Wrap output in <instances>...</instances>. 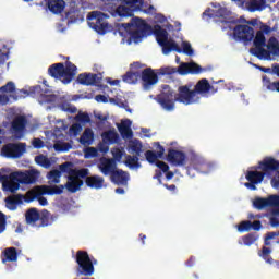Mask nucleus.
Listing matches in <instances>:
<instances>
[{
    "instance_id": "obj_37",
    "label": "nucleus",
    "mask_w": 279,
    "mask_h": 279,
    "mask_svg": "<svg viewBox=\"0 0 279 279\" xmlns=\"http://www.w3.org/2000/svg\"><path fill=\"white\" fill-rule=\"evenodd\" d=\"M245 178L248 182H255V184H260V182L265 180V172L247 171Z\"/></svg>"
},
{
    "instance_id": "obj_31",
    "label": "nucleus",
    "mask_w": 279,
    "mask_h": 279,
    "mask_svg": "<svg viewBox=\"0 0 279 279\" xmlns=\"http://www.w3.org/2000/svg\"><path fill=\"white\" fill-rule=\"evenodd\" d=\"M65 7L66 2H64V0H48V10H50L52 14H62Z\"/></svg>"
},
{
    "instance_id": "obj_3",
    "label": "nucleus",
    "mask_w": 279,
    "mask_h": 279,
    "mask_svg": "<svg viewBox=\"0 0 279 279\" xmlns=\"http://www.w3.org/2000/svg\"><path fill=\"white\" fill-rule=\"evenodd\" d=\"M48 75L54 77V80H60L62 84H71L75 75H77V66L71 61L64 63H54L48 68Z\"/></svg>"
},
{
    "instance_id": "obj_33",
    "label": "nucleus",
    "mask_w": 279,
    "mask_h": 279,
    "mask_svg": "<svg viewBox=\"0 0 279 279\" xmlns=\"http://www.w3.org/2000/svg\"><path fill=\"white\" fill-rule=\"evenodd\" d=\"M101 138L107 145H114L116 143H119V133L109 130L101 134Z\"/></svg>"
},
{
    "instance_id": "obj_52",
    "label": "nucleus",
    "mask_w": 279,
    "mask_h": 279,
    "mask_svg": "<svg viewBox=\"0 0 279 279\" xmlns=\"http://www.w3.org/2000/svg\"><path fill=\"white\" fill-rule=\"evenodd\" d=\"M82 132V125L78 123H74L70 126V133L74 134V136H77Z\"/></svg>"
},
{
    "instance_id": "obj_22",
    "label": "nucleus",
    "mask_w": 279,
    "mask_h": 279,
    "mask_svg": "<svg viewBox=\"0 0 279 279\" xmlns=\"http://www.w3.org/2000/svg\"><path fill=\"white\" fill-rule=\"evenodd\" d=\"M21 184H36L40 173L37 170H27L25 172H15Z\"/></svg>"
},
{
    "instance_id": "obj_62",
    "label": "nucleus",
    "mask_w": 279,
    "mask_h": 279,
    "mask_svg": "<svg viewBox=\"0 0 279 279\" xmlns=\"http://www.w3.org/2000/svg\"><path fill=\"white\" fill-rule=\"evenodd\" d=\"M255 69H258V71H262V73H271L272 74V68H266L260 65H254Z\"/></svg>"
},
{
    "instance_id": "obj_50",
    "label": "nucleus",
    "mask_w": 279,
    "mask_h": 279,
    "mask_svg": "<svg viewBox=\"0 0 279 279\" xmlns=\"http://www.w3.org/2000/svg\"><path fill=\"white\" fill-rule=\"evenodd\" d=\"M112 156H113V160L116 162H121V159L123 158V150H121L120 148H116L113 151H112Z\"/></svg>"
},
{
    "instance_id": "obj_20",
    "label": "nucleus",
    "mask_w": 279,
    "mask_h": 279,
    "mask_svg": "<svg viewBox=\"0 0 279 279\" xmlns=\"http://www.w3.org/2000/svg\"><path fill=\"white\" fill-rule=\"evenodd\" d=\"M99 171L102 175H112L117 169V161L113 158L101 157L98 165Z\"/></svg>"
},
{
    "instance_id": "obj_53",
    "label": "nucleus",
    "mask_w": 279,
    "mask_h": 279,
    "mask_svg": "<svg viewBox=\"0 0 279 279\" xmlns=\"http://www.w3.org/2000/svg\"><path fill=\"white\" fill-rule=\"evenodd\" d=\"M68 180H70L69 182H77L80 180L77 170H71Z\"/></svg>"
},
{
    "instance_id": "obj_43",
    "label": "nucleus",
    "mask_w": 279,
    "mask_h": 279,
    "mask_svg": "<svg viewBox=\"0 0 279 279\" xmlns=\"http://www.w3.org/2000/svg\"><path fill=\"white\" fill-rule=\"evenodd\" d=\"M35 162L39 167H44V169H49V167H51V160H49V158H47V156H45V155L36 156Z\"/></svg>"
},
{
    "instance_id": "obj_4",
    "label": "nucleus",
    "mask_w": 279,
    "mask_h": 279,
    "mask_svg": "<svg viewBox=\"0 0 279 279\" xmlns=\"http://www.w3.org/2000/svg\"><path fill=\"white\" fill-rule=\"evenodd\" d=\"M154 35L156 36V40L160 47H162L163 56H169L171 51H177V53H182V48L178 46V44L173 40H169V33L167 29L162 28L160 25L154 26Z\"/></svg>"
},
{
    "instance_id": "obj_2",
    "label": "nucleus",
    "mask_w": 279,
    "mask_h": 279,
    "mask_svg": "<svg viewBox=\"0 0 279 279\" xmlns=\"http://www.w3.org/2000/svg\"><path fill=\"white\" fill-rule=\"evenodd\" d=\"M125 5H119L121 0H107V10L112 14V16H120L121 19H128L134 16V12H141L143 5H145V0H123Z\"/></svg>"
},
{
    "instance_id": "obj_17",
    "label": "nucleus",
    "mask_w": 279,
    "mask_h": 279,
    "mask_svg": "<svg viewBox=\"0 0 279 279\" xmlns=\"http://www.w3.org/2000/svg\"><path fill=\"white\" fill-rule=\"evenodd\" d=\"M204 71H206V69L195 62H185L178 66L179 75H199L201 73H204Z\"/></svg>"
},
{
    "instance_id": "obj_6",
    "label": "nucleus",
    "mask_w": 279,
    "mask_h": 279,
    "mask_svg": "<svg viewBox=\"0 0 279 279\" xmlns=\"http://www.w3.org/2000/svg\"><path fill=\"white\" fill-rule=\"evenodd\" d=\"M108 15L100 11H92L87 15L88 25L92 29L104 36L110 32V24H108Z\"/></svg>"
},
{
    "instance_id": "obj_40",
    "label": "nucleus",
    "mask_w": 279,
    "mask_h": 279,
    "mask_svg": "<svg viewBox=\"0 0 279 279\" xmlns=\"http://www.w3.org/2000/svg\"><path fill=\"white\" fill-rule=\"evenodd\" d=\"M50 219L51 213H49V210L47 209L41 210V214H39L40 225L38 226V228H47V226H49Z\"/></svg>"
},
{
    "instance_id": "obj_54",
    "label": "nucleus",
    "mask_w": 279,
    "mask_h": 279,
    "mask_svg": "<svg viewBox=\"0 0 279 279\" xmlns=\"http://www.w3.org/2000/svg\"><path fill=\"white\" fill-rule=\"evenodd\" d=\"M77 121H81V123H90V116L88 113H80L76 116Z\"/></svg>"
},
{
    "instance_id": "obj_23",
    "label": "nucleus",
    "mask_w": 279,
    "mask_h": 279,
    "mask_svg": "<svg viewBox=\"0 0 279 279\" xmlns=\"http://www.w3.org/2000/svg\"><path fill=\"white\" fill-rule=\"evenodd\" d=\"M110 180L117 186H128V182H130V173L122 169H116V171L110 175Z\"/></svg>"
},
{
    "instance_id": "obj_19",
    "label": "nucleus",
    "mask_w": 279,
    "mask_h": 279,
    "mask_svg": "<svg viewBox=\"0 0 279 279\" xmlns=\"http://www.w3.org/2000/svg\"><path fill=\"white\" fill-rule=\"evenodd\" d=\"M167 160L170 165H174L175 167H184L186 165V154L181 150L169 148Z\"/></svg>"
},
{
    "instance_id": "obj_49",
    "label": "nucleus",
    "mask_w": 279,
    "mask_h": 279,
    "mask_svg": "<svg viewBox=\"0 0 279 279\" xmlns=\"http://www.w3.org/2000/svg\"><path fill=\"white\" fill-rule=\"evenodd\" d=\"M7 226L8 221L5 219V214L0 211V234H3V232H5Z\"/></svg>"
},
{
    "instance_id": "obj_38",
    "label": "nucleus",
    "mask_w": 279,
    "mask_h": 279,
    "mask_svg": "<svg viewBox=\"0 0 279 279\" xmlns=\"http://www.w3.org/2000/svg\"><path fill=\"white\" fill-rule=\"evenodd\" d=\"M64 189L69 191V193H77L82 186H84V181L78 180V181H68L65 185H63Z\"/></svg>"
},
{
    "instance_id": "obj_15",
    "label": "nucleus",
    "mask_w": 279,
    "mask_h": 279,
    "mask_svg": "<svg viewBox=\"0 0 279 279\" xmlns=\"http://www.w3.org/2000/svg\"><path fill=\"white\" fill-rule=\"evenodd\" d=\"M25 128H27V118H25L24 116H17L13 119L11 123V132L12 134H14L15 138H23Z\"/></svg>"
},
{
    "instance_id": "obj_16",
    "label": "nucleus",
    "mask_w": 279,
    "mask_h": 279,
    "mask_svg": "<svg viewBox=\"0 0 279 279\" xmlns=\"http://www.w3.org/2000/svg\"><path fill=\"white\" fill-rule=\"evenodd\" d=\"M140 80H142V84L145 90H149L150 86L158 84V74H156L151 68H146L141 71Z\"/></svg>"
},
{
    "instance_id": "obj_10",
    "label": "nucleus",
    "mask_w": 279,
    "mask_h": 279,
    "mask_svg": "<svg viewBox=\"0 0 279 279\" xmlns=\"http://www.w3.org/2000/svg\"><path fill=\"white\" fill-rule=\"evenodd\" d=\"M175 101L184 104V106H192L199 104V95L195 94V89H191V85H182L178 88Z\"/></svg>"
},
{
    "instance_id": "obj_1",
    "label": "nucleus",
    "mask_w": 279,
    "mask_h": 279,
    "mask_svg": "<svg viewBox=\"0 0 279 279\" xmlns=\"http://www.w3.org/2000/svg\"><path fill=\"white\" fill-rule=\"evenodd\" d=\"M64 193V185H37L27 191L25 195L16 194L5 198L7 208L9 210H16L19 204H32L38 195H62Z\"/></svg>"
},
{
    "instance_id": "obj_13",
    "label": "nucleus",
    "mask_w": 279,
    "mask_h": 279,
    "mask_svg": "<svg viewBox=\"0 0 279 279\" xmlns=\"http://www.w3.org/2000/svg\"><path fill=\"white\" fill-rule=\"evenodd\" d=\"M233 36L235 40L252 43L254 40V28L250 25L239 24L233 28Z\"/></svg>"
},
{
    "instance_id": "obj_14",
    "label": "nucleus",
    "mask_w": 279,
    "mask_h": 279,
    "mask_svg": "<svg viewBox=\"0 0 279 279\" xmlns=\"http://www.w3.org/2000/svg\"><path fill=\"white\" fill-rule=\"evenodd\" d=\"M175 96L173 95V90L168 89L167 92H162L157 96V102L167 110V112H173L175 110Z\"/></svg>"
},
{
    "instance_id": "obj_44",
    "label": "nucleus",
    "mask_w": 279,
    "mask_h": 279,
    "mask_svg": "<svg viewBox=\"0 0 279 279\" xmlns=\"http://www.w3.org/2000/svg\"><path fill=\"white\" fill-rule=\"evenodd\" d=\"M269 254H271V248L267 247V246H263L262 247V252L259 253V256L262 258H264V260H266V263H268L269 265H271L274 263V258H271L269 256Z\"/></svg>"
},
{
    "instance_id": "obj_59",
    "label": "nucleus",
    "mask_w": 279,
    "mask_h": 279,
    "mask_svg": "<svg viewBox=\"0 0 279 279\" xmlns=\"http://www.w3.org/2000/svg\"><path fill=\"white\" fill-rule=\"evenodd\" d=\"M95 97V92H85L78 95V99H93Z\"/></svg>"
},
{
    "instance_id": "obj_47",
    "label": "nucleus",
    "mask_w": 279,
    "mask_h": 279,
    "mask_svg": "<svg viewBox=\"0 0 279 279\" xmlns=\"http://www.w3.org/2000/svg\"><path fill=\"white\" fill-rule=\"evenodd\" d=\"M238 230L239 232H250L252 230V221L245 220L240 222Z\"/></svg>"
},
{
    "instance_id": "obj_36",
    "label": "nucleus",
    "mask_w": 279,
    "mask_h": 279,
    "mask_svg": "<svg viewBox=\"0 0 279 279\" xmlns=\"http://www.w3.org/2000/svg\"><path fill=\"white\" fill-rule=\"evenodd\" d=\"M122 80H123L126 84H136V82H138V80H141V71H140V70L129 71V72H126V73L122 76Z\"/></svg>"
},
{
    "instance_id": "obj_5",
    "label": "nucleus",
    "mask_w": 279,
    "mask_h": 279,
    "mask_svg": "<svg viewBox=\"0 0 279 279\" xmlns=\"http://www.w3.org/2000/svg\"><path fill=\"white\" fill-rule=\"evenodd\" d=\"M121 27L131 34V38H133L135 43H138L141 39L145 38L150 28V26H148V24H146L141 17H132L131 22L122 23Z\"/></svg>"
},
{
    "instance_id": "obj_7",
    "label": "nucleus",
    "mask_w": 279,
    "mask_h": 279,
    "mask_svg": "<svg viewBox=\"0 0 279 279\" xmlns=\"http://www.w3.org/2000/svg\"><path fill=\"white\" fill-rule=\"evenodd\" d=\"M75 260L77 264V272L81 276H93L95 274V265H97V259L90 258L88 252L77 251Z\"/></svg>"
},
{
    "instance_id": "obj_57",
    "label": "nucleus",
    "mask_w": 279,
    "mask_h": 279,
    "mask_svg": "<svg viewBox=\"0 0 279 279\" xmlns=\"http://www.w3.org/2000/svg\"><path fill=\"white\" fill-rule=\"evenodd\" d=\"M85 156L86 157L90 156L92 158H95V156H97V148H95V147L86 148Z\"/></svg>"
},
{
    "instance_id": "obj_27",
    "label": "nucleus",
    "mask_w": 279,
    "mask_h": 279,
    "mask_svg": "<svg viewBox=\"0 0 279 279\" xmlns=\"http://www.w3.org/2000/svg\"><path fill=\"white\" fill-rule=\"evenodd\" d=\"M118 130L123 138H132V136H134L132 132V121L130 119L122 120L118 125Z\"/></svg>"
},
{
    "instance_id": "obj_32",
    "label": "nucleus",
    "mask_w": 279,
    "mask_h": 279,
    "mask_svg": "<svg viewBox=\"0 0 279 279\" xmlns=\"http://www.w3.org/2000/svg\"><path fill=\"white\" fill-rule=\"evenodd\" d=\"M85 184L89 189H104V179L100 175H92L85 179Z\"/></svg>"
},
{
    "instance_id": "obj_18",
    "label": "nucleus",
    "mask_w": 279,
    "mask_h": 279,
    "mask_svg": "<svg viewBox=\"0 0 279 279\" xmlns=\"http://www.w3.org/2000/svg\"><path fill=\"white\" fill-rule=\"evenodd\" d=\"M211 5L217 9H206L203 12V19L204 16H208V19H228V16H230V11H228V8L220 7L217 3H211Z\"/></svg>"
},
{
    "instance_id": "obj_30",
    "label": "nucleus",
    "mask_w": 279,
    "mask_h": 279,
    "mask_svg": "<svg viewBox=\"0 0 279 279\" xmlns=\"http://www.w3.org/2000/svg\"><path fill=\"white\" fill-rule=\"evenodd\" d=\"M267 8V0H251L246 2V10L248 12H263Z\"/></svg>"
},
{
    "instance_id": "obj_48",
    "label": "nucleus",
    "mask_w": 279,
    "mask_h": 279,
    "mask_svg": "<svg viewBox=\"0 0 279 279\" xmlns=\"http://www.w3.org/2000/svg\"><path fill=\"white\" fill-rule=\"evenodd\" d=\"M181 51H183V53H185V56H193V53H194L193 47H191V44L189 41L182 43Z\"/></svg>"
},
{
    "instance_id": "obj_58",
    "label": "nucleus",
    "mask_w": 279,
    "mask_h": 279,
    "mask_svg": "<svg viewBox=\"0 0 279 279\" xmlns=\"http://www.w3.org/2000/svg\"><path fill=\"white\" fill-rule=\"evenodd\" d=\"M95 101H97V104H108V97L99 94L95 96Z\"/></svg>"
},
{
    "instance_id": "obj_63",
    "label": "nucleus",
    "mask_w": 279,
    "mask_h": 279,
    "mask_svg": "<svg viewBox=\"0 0 279 279\" xmlns=\"http://www.w3.org/2000/svg\"><path fill=\"white\" fill-rule=\"evenodd\" d=\"M277 173H278V179L272 178L270 181L272 189H279V171Z\"/></svg>"
},
{
    "instance_id": "obj_11",
    "label": "nucleus",
    "mask_w": 279,
    "mask_h": 279,
    "mask_svg": "<svg viewBox=\"0 0 279 279\" xmlns=\"http://www.w3.org/2000/svg\"><path fill=\"white\" fill-rule=\"evenodd\" d=\"M27 151V145L25 143H9L1 149V156L4 158H21Z\"/></svg>"
},
{
    "instance_id": "obj_55",
    "label": "nucleus",
    "mask_w": 279,
    "mask_h": 279,
    "mask_svg": "<svg viewBox=\"0 0 279 279\" xmlns=\"http://www.w3.org/2000/svg\"><path fill=\"white\" fill-rule=\"evenodd\" d=\"M156 167H158V169H160L163 173H167V171H169V165H167V162L165 161H157Z\"/></svg>"
},
{
    "instance_id": "obj_46",
    "label": "nucleus",
    "mask_w": 279,
    "mask_h": 279,
    "mask_svg": "<svg viewBox=\"0 0 279 279\" xmlns=\"http://www.w3.org/2000/svg\"><path fill=\"white\" fill-rule=\"evenodd\" d=\"M257 239H258V238L256 236V234H254V233H248V234H246V235H244V236L242 238V241H243L244 245L250 246V245H254V243H256V240H257Z\"/></svg>"
},
{
    "instance_id": "obj_12",
    "label": "nucleus",
    "mask_w": 279,
    "mask_h": 279,
    "mask_svg": "<svg viewBox=\"0 0 279 279\" xmlns=\"http://www.w3.org/2000/svg\"><path fill=\"white\" fill-rule=\"evenodd\" d=\"M0 182H2V191L4 193H15L21 189L16 172H12L9 175L0 174Z\"/></svg>"
},
{
    "instance_id": "obj_42",
    "label": "nucleus",
    "mask_w": 279,
    "mask_h": 279,
    "mask_svg": "<svg viewBox=\"0 0 279 279\" xmlns=\"http://www.w3.org/2000/svg\"><path fill=\"white\" fill-rule=\"evenodd\" d=\"M141 156H126V161H125V165L126 167H130L131 169H138L141 168V162H138V158Z\"/></svg>"
},
{
    "instance_id": "obj_24",
    "label": "nucleus",
    "mask_w": 279,
    "mask_h": 279,
    "mask_svg": "<svg viewBox=\"0 0 279 279\" xmlns=\"http://www.w3.org/2000/svg\"><path fill=\"white\" fill-rule=\"evenodd\" d=\"M259 169L264 171L265 175H267V173H271V171H278L279 161L274 157H266L259 162Z\"/></svg>"
},
{
    "instance_id": "obj_41",
    "label": "nucleus",
    "mask_w": 279,
    "mask_h": 279,
    "mask_svg": "<svg viewBox=\"0 0 279 279\" xmlns=\"http://www.w3.org/2000/svg\"><path fill=\"white\" fill-rule=\"evenodd\" d=\"M130 149L135 156H141L143 154V143L140 140H134L130 144Z\"/></svg>"
},
{
    "instance_id": "obj_35",
    "label": "nucleus",
    "mask_w": 279,
    "mask_h": 279,
    "mask_svg": "<svg viewBox=\"0 0 279 279\" xmlns=\"http://www.w3.org/2000/svg\"><path fill=\"white\" fill-rule=\"evenodd\" d=\"M93 141H95V133L93 129L86 128L80 137V143L81 145H93Z\"/></svg>"
},
{
    "instance_id": "obj_21",
    "label": "nucleus",
    "mask_w": 279,
    "mask_h": 279,
    "mask_svg": "<svg viewBox=\"0 0 279 279\" xmlns=\"http://www.w3.org/2000/svg\"><path fill=\"white\" fill-rule=\"evenodd\" d=\"M76 82L82 86H96V84H101V76L93 73H81L78 74Z\"/></svg>"
},
{
    "instance_id": "obj_61",
    "label": "nucleus",
    "mask_w": 279,
    "mask_h": 279,
    "mask_svg": "<svg viewBox=\"0 0 279 279\" xmlns=\"http://www.w3.org/2000/svg\"><path fill=\"white\" fill-rule=\"evenodd\" d=\"M35 199H38V203L40 204V206H47V204H49L48 201L43 195L35 196Z\"/></svg>"
},
{
    "instance_id": "obj_45",
    "label": "nucleus",
    "mask_w": 279,
    "mask_h": 279,
    "mask_svg": "<svg viewBox=\"0 0 279 279\" xmlns=\"http://www.w3.org/2000/svg\"><path fill=\"white\" fill-rule=\"evenodd\" d=\"M62 177V172L60 170H51L48 173V180H51L53 184H60V178Z\"/></svg>"
},
{
    "instance_id": "obj_9",
    "label": "nucleus",
    "mask_w": 279,
    "mask_h": 279,
    "mask_svg": "<svg viewBox=\"0 0 279 279\" xmlns=\"http://www.w3.org/2000/svg\"><path fill=\"white\" fill-rule=\"evenodd\" d=\"M266 43L267 39L265 38L263 31H257L253 41L255 48H251L250 53L255 56V58H258V60H269V58H271V52L264 48Z\"/></svg>"
},
{
    "instance_id": "obj_29",
    "label": "nucleus",
    "mask_w": 279,
    "mask_h": 279,
    "mask_svg": "<svg viewBox=\"0 0 279 279\" xmlns=\"http://www.w3.org/2000/svg\"><path fill=\"white\" fill-rule=\"evenodd\" d=\"M165 156V147L158 143V151L155 153L154 150H147L145 153V158L147 162L154 165L158 160V158H162Z\"/></svg>"
},
{
    "instance_id": "obj_25",
    "label": "nucleus",
    "mask_w": 279,
    "mask_h": 279,
    "mask_svg": "<svg viewBox=\"0 0 279 279\" xmlns=\"http://www.w3.org/2000/svg\"><path fill=\"white\" fill-rule=\"evenodd\" d=\"M1 260L3 265H5V263H16V260H19V252L16 247L11 246L4 248L1 254Z\"/></svg>"
},
{
    "instance_id": "obj_64",
    "label": "nucleus",
    "mask_w": 279,
    "mask_h": 279,
    "mask_svg": "<svg viewBox=\"0 0 279 279\" xmlns=\"http://www.w3.org/2000/svg\"><path fill=\"white\" fill-rule=\"evenodd\" d=\"M272 75H277V77H279V63L272 64Z\"/></svg>"
},
{
    "instance_id": "obj_39",
    "label": "nucleus",
    "mask_w": 279,
    "mask_h": 279,
    "mask_svg": "<svg viewBox=\"0 0 279 279\" xmlns=\"http://www.w3.org/2000/svg\"><path fill=\"white\" fill-rule=\"evenodd\" d=\"M264 86L267 88V90H272L279 93V81L271 82L270 78H268L267 75H264L262 77Z\"/></svg>"
},
{
    "instance_id": "obj_51",
    "label": "nucleus",
    "mask_w": 279,
    "mask_h": 279,
    "mask_svg": "<svg viewBox=\"0 0 279 279\" xmlns=\"http://www.w3.org/2000/svg\"><path fill=\"white\" fill-rule=\"evenodd\" d=\"M32 145L35 149H43L45 142L38 137L33 138Z\"/></svg>"
},
{
    "instance_id": "obj_8",
    "label": "nucleus",
    "mask_w": 279,
    "mask_h": 279,
    "mask_svg": "<svg viewBox=\"0 0 279 279\" xmlns=\"http://www.w3.org/2000/svg\"><path fill=\"white\" fill-rule=\"evenodd\" d=\"M0 93H16V85H14V82L10 81L0 87ZM27 95H39V97H44L43 87L40 85H35L29 88V92L20 89L16 94L10 95V97L14 99V101H19V99L27 97Z\"/></svg>"
},
{
    "instance_id": "obj_34",
    "label": "nucleus",
    "mask_w": 279,
    "mask_h": 279,
    "mask_svg": "<svg viewBox=\"0 0 279 279\" xmlns=\"http://www.w3.org/2000/svg\"><path fill=\"white\" fill-rule=\"evenodd\" d=\"M26 223L33 225L40 220V213L37 208H29L25 214Z\"/></svg>"
},
{
    "instance_id": "obj_26",
    "label": "nucleus",
    "mask_w": 279,
    "mask_h": 279,
    "mask_svg": "<svg viewBox=\"0 0 279 279\" xmlns=\"http://www.w3.org/2000/svg\"><path fill=\"white\" fill-rule=\"evenodd\" d=\"M276 195H270L268 198H263V197H256L253 201V206L257 210H263V208H267L269 206H274L276 199Z\"/></svg>"
},
{
    "instance_id": "obj_56",
    "label": "nucleus",
    "mask_w": 279,
    "mask_h": 279,
    "mask_svg": "<svg viewBox=\"0 0 279 279\" xmlns=\"http://www.w3.org/2000/svg\"><path fill=\"white\" fill-rule=\"evenodd\" d=\"M76 171H77V173H78V178H82L83 180H84V179L86 180V178H88V174L90 173V172L88 171V168H82V169L76 170Z\"/></svg>"
},
{
    "instance_id": "obj_28",
    "label": "nucleus",
    "mask_w": 279,
    "mask_h": 279,
    "mask_svg": "<svg viewBox=\"0 0 279 279\" xmlns=\"http://www.w3.org/2000/svg\"><path fill=\"white\" fill-rule=\"evenodd\" d=\"M210 90H215V87H213L206 78L199 80L194 87L196 95H206V93H210Z\"/></svg>"
},
{
    "instance_id": "obj_60",
    "label": "nucleus",
    "mask_w": 279,
    "mask_h": 279,
    "mask_svg": "<svg viewBox=\"0 0 279 279\" xmlns=\"http://www.w3.org/2000/svg\"><path fill=\"white\" fill-rule=\"evenodd\" d=\"M263 228V225L260 223V220H255L254 222H251V230H260Z\"/></svg>"
}]
</instances>
